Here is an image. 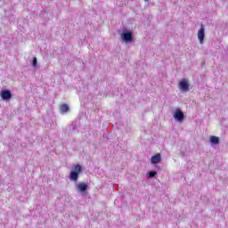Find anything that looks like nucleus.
<instances>
[{"mask_svg":"<svg viewBox=\"0 0 228 228\" xmlns=\"http://www.w3.org/2000/svg\"><path fill=\"white\" fill-rule=\"evenodd\" d=\"M83 171V167L80 165H75L71 167L69 173V181L72 183H77L79 179V174Z\"/></svg>","mask_w":228,"mask_h":228,"instance_id":"1","label":"nucleus"},{"mask_svg":"<svg viewBox=\"0 0 228 228\" xmlns=\"http://www.w3.org/2000/svg\"><path fill=\"white\" fill-rule=\"evenodd\" d=\"M120 38L125 44H131L133 42V31L127 28H124L120 34Z\"/></svg>","mask_w":228,"mask_h":228,"instance_id":"2","label":"nucleus"},{"mask_svg":"<svg viewBox=\"0 0 228 228\" xmlns=\"http://www.w3.org/2000/svg\"><path fill=\"white\" fill-rule=\"evenodd\" d=\"M178 88L181 92H189L190 90V82L188 79L183 78L178 84Z\"/></svg>","mask_w":228,"mask_h":228,"instance_id":"3","label":"nucleus"},{"mask_svg":"<svg viewBox=\"0 0 228 228\" xmlns=\"http://www.w3.org/2000/svg\"><path fill=\"white\" fill-rule=\"evenodd\" d=\"M204 38H206V29L204 26H201L198 31V40H200V45H204Z\"/></svg>","mask_w":228,"mask_h":228,"instance_id":"4","label":"nucleus"},{"mask_svg":"<svg viewBox=\"0 0 228 228\" xmlns=\"http://www.w3.org/2000/svg\"><path fill=\"white\" fill-rule=\"evenodd\" d=\"M0 97L3 101H10L12 99V91L10 90H2L0 93Z\"/></svg>","mask_w":228,"mask_h":228,"instance_id":"5","label":"nucleus"},{"mask_svg":"<svg viewBox=\"0 0 228 228\" xmlns=\"http://www.w3.org/2000/svg\"><path fill=\"white\" fill-rule=\"evenodd\" d=\"M174 118L176 122H183L184 120V113L180 109L176 110L174 113Z\"/></svg>","mask_w":228,"mask_h":228,"instance_id":"6","label":"nucleus"},{"mask_svg":"<svg viewBox=\"0 0 228 228\" xmlns=\"http://www.w3.org/2000/svg\"><path fill=\"white\" fill-rule=\"evenodd\" d=\"M77 190L78 193H86V190H88V184L85 183H78L77 184Z\"/></svg>","mask_w":228,"mask_h":228,"instance_id":"7","label":"nucleus"},{"mask_svg":"<svg viewBox=\"0 0 228 228\" xmlns=\"http://www.w3.org/2000/svg\"><path fill=\"white\" fill-rule=\"evenodd\" d=\"M161 161V154L157 153L151 157V165H158Z\"/></svg>","mask_w":228,"mask_h":228,"instance_id":"8","label":"nucleus"},{"mask_svg":"<svg viewBox=\"0 0 228 228\" xmlns=\"http://www.w3.org/2000/svg\"><path fill=\"white\" fill-rule=\"evenodd\" d=\"M210 143L211 145H218L220 143V138L217 136H210Z\"/></svg>","mask_w":228,"mask_h":228,"instance_id":"9","label":"nucleus"},{"mask_svg":"<svg viewBox=\"0 0 228 228\" xmlns=\"http://www.w3.org/2000/svg\"><path fill=\"white\" fill-rule=\"evenodd\" d=\"M69 108L67 104H62L60 106V111H61V113H62V115L69 112Z\"/></svg>","mask_w":228,"mask_h":228,"instance_id":"10","label":"nucleus"},{"mask_svg":"<svg viewBox=\"0 0 228 228\" xmlns=\"http://www.w3.org/2000/svg\"><path fill=\"white\" fill-rule=\"evenodd\" d=\"M147 175H148L149 179H152V177H156V175H158V172L150 171L147 173Z\"/></svg>","mask_w":228,"mask_h":228,"instance_id":"11","label":"nucleus"},{"mask_svg":"<svg viewBox=\"0 0 228 228\" xmlns=\"http://www.w3.org/2000/svg\"><path fill=\"white\" fill-rule=\"evenodd\" d=\"M32 67L34 69H37L38 67V62L37 61V57H34L33 60H32Z\"/></svg>","mask_w":228,"mask_h":228,"instance_id":"12","label":"nucleus"},{"mask_svg":"<svg viewBox=\"0 0 228 228\" xmlns=\"http://www.w3.org/2000/svg\"><path fill=\"white\" fill-rule=\"evenodd\" d=\"M144 1H149V0H144Z\"/></svg>","mask_w":228,"mask_h":228,"instance_id":"13","label":"nucleus"}]
</instances>
